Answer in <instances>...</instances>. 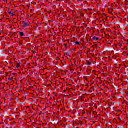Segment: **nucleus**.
Returning <instances> with one entry per match:
<instances>
[{"label":"nucleus","instance_id":"11","mask_svg":"<svg viewBox=\"0 0 128 128\" xmlns=\"http://www.w3.org/2000/svg\"><path fill=\"white\" fill-rule=\"evenodd\" d=\"M64 46H65V48H68V44H64Z\"/></svg>","mask_w":128,"mask_h":128},{"label":"nucleus","instance_id":"6","mask_svg":"<svg viewBox=\"0 0 128 128\" xmlns=\"http://www.w3.org/2000/svg\"><path fill=\"white\" fill-rule=\"evenodd\" d=\"M75 44L78 45V46H80V42H76Z\"/></svg>","mask_w":128,"mask_h":128},{"label":"nucleus","instance_id":"15","mask_svg":"<svg viewBox=\"0 0 128 128\" xmlns=\"http://www.w3.org/2000/svg\"><path fill=\"white\" fill-rule=\"evenodd\" d=\"M107 18H108V17H107Z\"/></svg>","mask_w":128,"mask_h":128},{"label":"nucleus","instance_id":"4","mask_svg":"<svg viewBox=\"0 0 128 128\" xmlns=\"http://www.w3.org/2000/svg\"><path fill=\"white\" fill-rule=\"evenodd\" d=\"M20 36H22V38L24 36V34L22 32H20Z\"/></svg>","mask_w":128,"mask_h":128},{"label":"nucleus","instance_id":"7","mask_svg":"<svg viewBox=\"0 0 128 128\" xmlns=\"http://www.w3.org/2000/svg\"><path fill=\"white\" fill-rule=\"evenodd\" d=\"M88 66H92V62H88Z\"/></svg>","mask_w":128,"mask_h":128},{"label":"nucleus","instance_id":"12","mask_svg":"<svg viewBox=\"0 0 128 128\" xmlns=\"http://www.w3.org/2000/svg\"><path fill=\"white\" fill-rule=\"evenodd\" d=\"M16 74H14V73L12 74V76H16Z\"/></svg>","mask_w":128,"mask_h":128},{"label":"nucleus","instance_id":"5","mask_svg":"<svg viewBox=\"0 0 128 128\" xmlns=\"http://www.w3.org/2000/svg\"><path fill=\"white\" fill-rule=\"evenodd\" d=\"M20 63H18L16 64V68H20Z\"/></svg>","mask_w":128,"mask_h":128},{"label":"nucleus","instance_id":"2","mask_svg":"<svg viewBox=\"0 0 128 128\" xmlns=\"http://www.w3.org/2000/svg\"><path fill=\"white\" fill-rule=\"evenodd\" d=\"M66 54V56H70V54H72V51H70V50H68L67 53L65 54Z\"/></svg>","mask_w":128,"mask_h":128},{"label":"nucleus","instance_id":"9","mask_svg":"<svg viewBox=\"0 0 128 128\" xmlns=\"http://www.w3.org/2000/svg\"><path fill=\"white\" fill-rule=\"evenodd\" d=\"M96 36L94 37L93 38H92V40H96Z\"/></svg>","mask_w":128,"mask_h":128},{"label":"nucleus","instance_id":"8","mask_svg":"<svg viewBox=\"0 0 128 128\" xmlns=\"http://www.w3.org/2000/svg\"><path fill=\"white\" fill-rule=\"evenodd\" d=\"M14 80V78L12 77L8 79L9 80Z\"/></svg>","mask_w":128,"mask_h":128},{"label":"nucleus","instance_id":"16","mask_svg":"<svg viewBox=\"0 0 128 128\" xmlns=\"http://www.w3.org/2000/svg\"><path fill=\"white\" fill-rule=\"evenodd\" d=\"M73 42H74V41Z\"/></svg>","mask_w":128,"mask_h":128},{"label":"nucleus","instance_id":"13","mask_svg":"<svg viewBox=\"0 0 128 128\" xmlns=\"http://www.w3.org/2000/svg\"><path fill=\"white\" fill-rule=\"evenodd\" d=\"M2 34V32L0 31V36Z\"/></svg>","mask_w":128,"mask_h":128},{"label":"nucleus","instance_id":"10","mask_svg":"<svg viewBox=\"0 0 128 128\" xmlns=\"http://www.w3.org/2000/svg\"><path fill=\"white\" fill-rule=\"evenodd\" d=\"M98 40H100V38H96L95 40H96V42H98Z\"/></svg>","mask_w":128,"mask_h":128},{"label":"nucleus","instance_id":"3","mask_svg":"<svg viewBox=\"0 0 128 128\" xmlns=\"http://www.w3.org/2000/svg\"><path fill=\"white\" fill-rule=\"evenodd\" d=\"M9 14H10L11 16H16L14 13H12L11 11L9 12Z\"/></svg>","mask_w":128,"mask_h":128},{"label":"nucleus","instance_id":"1","mask_svg":"<svg viewBox=\"0 0 128 128\" xmlns=\"http://www.w3.org/2000/svg\"><path fill=\"white\" fill-rule=\"evenodd\" d=\"M26 26H28V22H26V21L25 22H23V28H26Z\"/></svg>","mask_w":128,"mask_h":128},{"label":"nucleus","instance_id":"14","mask_svg":"<svg viewBox=\"0 0 128 128\" xmlns=\"http://www.w3.org/2000/svg\"><path fill=\"white\" fill-rule=\"evenodd\" d=\"M86 28H88V25L86 26Z\"/></svg>","mask_w":128,"mask_h":128}]
</instances>
